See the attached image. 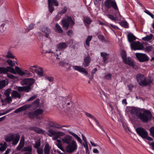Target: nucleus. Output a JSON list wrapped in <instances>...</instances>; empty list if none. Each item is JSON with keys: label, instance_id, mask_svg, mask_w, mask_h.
I'll return each instance as SVG.
<instances>
[{"label": "nucleus", "instance_id": "39448f33", "mask_svg": "<svg viewBox=\"0 0 154 154\" xmlns=\"http://www.w3.org/2000/svg\"><path fill=\"white\" fill-rule=\"evenodd\" d=\"M19 139V135L18 133L11 134L5 138V140L7 142H10L12 140V144L14 145H16L18 143Z\"/></svg>", "mask_w": 154, "mask_h": 154}, {"label": "nucleus", "instance_id": "58836bf2", "mask_svg": "<svg viewBox=\"0 0 154 154\" xmlns=\"http://www.w3.org/2000/svg\"><path fill=\"white\" fill-rule=\"evenodd\" d=\"M119 24L122 26L124 27L125 28H128V23L125 20L122 21L120 22L119 23Z\"/></svg>", "mask_w": 154, "mask_h": 154}, {"label": "nucleus", "instance_id": "2eb2a0df", "mask_svg": "<svg viewBox=\"0 0 154 154\" xmlns=\"http://www.w3.org/2000/svg\"><path fill=\"white\" fill-rule=\"evenodd\" d=\"M116 11V12L113 14L115 17L111 14H106V15L109 18L112 20H116L119 18H121V16L119 11L118 12L117 11Z\"/></svg>", "mask_w": 154, "mask_h": 154}, {"label": "nucleus", "instance_id": "393cba45", "mask_svg": "<svg viewBox=\"0 0 154 154\" xmlns=\"http://www.w3.org/2000/svg\"><path fill=\"white\" fill-rule=\"evenodd\" d=\"M34 112L35 115L36 116V119H40V118L38 116L42 114L44 112V111L42 109L39 108L36 109L34 111Z\"/></svg>", "mask_w": 154, "mask_h": 154}, {"label": "nucleus", "instance_id": "f03ea898", "mask_svg": "<svg viewBox=\"0 0 154 154\" xmlns=\"http://www.w3.org/2000/svg\"><path fill=\"white\" fill-rule=\"evenodd\" d=\"M137 116V118L144 123H147L151 120L152 118V114L150 111L145 109H142Z\"/></svg>", "mask_w": 154, "mask_h": 154}, {"label": "nucleus", "instance_id": "c756f323", "mask_svg": "<svg viewBox=\"0 0 154 154\" xmlns=\"http://www.w3.org/2000/svg\"><path fill=\"white\" fill-rule=\"evenodd\" d=\"M64 135V134L61 132H58L52 137V139L53 140H57V139L58 138H60V136H62Z\"/></svg>", "mask_w": 154, "mask_h": 154}, {"label": "nucleus", "instance_id": "0e129e2a", "mask_svg": "<svg viewBox=\"0 0 154 154\" xmlns=\"http://www.w3.org/2000/svg\"><path fill=\"white\" fill-rule=\"evenodd\" d=\"M37 149V151L38 154H43V150L42 148H38Z\"/></svg>", "mask_w": 154, "mask_h": 154}, {"label": "nucleus", "instance_id": "412c9836", "mask_svg": "<svg viewBox=\"0 0 154 154\" xmlns=\"http://www.w3.org/2000/svg\"><path fill=\"white\" fill-rule=\"evenodd\" d=\"M29 129L30 130L33 131L38 134H43L45 132L44 131L36 127H31L29 128Z\"/></svg>", "mask_w": 154, "mask_h": 154}, {"label": "nucleus", "instance_id": "8fccbe9b", "mask_svg": "<svg viewBox=\"0 0 154 154\" xmlns=\"http://www.w3.org/2000/svg\"><path fill=\"white\" fill-rule=\"evenodd\" d=\"M67 11V8L66 6L63 7L62 10L60 11L59 13L60 15H62L65 13Z\"/></svg>", "mask_w": 154, "mask_h": 154}, {"label": "nucleus", "instance_id": "de8ad7c7", "mask_svg": "<svg viewBox=\"0 0 154 154\" xmlns=\"http://www.w3.org/2000/svg\"><path fill=\"white\" fill-rule=\"evenodd\" d=\"M48 9L50 12L52 13L54 10V8L53 7L52 5L50 4V2L49 0L48 1Z\"/></svg>", "mask_w": 154, "mask_h": 154}, {"label": "nucleus", "instance_id": "5fc2aeb1", "mask_svg": "<svg viewBox=\"0 0 154 154\" xmlns=\"http://www.w3.org/2000/svg\"><path fill=\"white\" fill-rule=\"evenodd\" d=\"M6 57L8 58H14V57L12 53L10 52H8L7 53V55L6 56Z\"/></svg>", "mask_w": 154, "mask_h": 154}, {"label": "nucleus", "instance_id": "49530a36", "mask_svg": "<svg viewBox=\"0 0 154 154\" xmlns=\"http://www.w3.org/2000/svg\"><path fill=\"white\" fill-rule=\"evenodd\" d=\"M49 0H48V2ZM50 2V4L52 5L53 6L54 5L56 6H58L59 5L58 2L57 0H49Z\"/></svg>", "mask_w": 154, "mask_h": 154}, {"label": "nucleus", "instance_id": "4be33fe9", "mask_svg": "<svg viewBox=\"0 0 154 154\" xmlns=\"http://www.w3.org/2000/svg\"><path fill=\"white\" fill-rule=\"evenodd\" d=\"M123 62L125 64H128L129 66L133 67L134 64L130 57H128L123 60Z\"/></svg>", "mask_w": 154, "mask_h": 154}, {"label": "nucleus", "instance_id": "bf43d9fd", "mask_svg": "<svg viewBox=\"0 0 154 154\" xmlns=\"http://www.w3.org/2000/svg\"><path fill=\"white\" fill-rule=\"evenodd\" d=\"M34 24L33 23H31L29 25L28 27L27 28V32H28L29 30L33 29L34 27Z\"/></svg>", "mask_w": 154, "mask_h": 154}, {"label": "nucleus", "instance_id": "4d7b16f0", "mask_svg": "<svg viewBox=\"0 0 154 154\" xmlns=\"http://www.w3.org/2000/svg\"><path fill=\"white\" fill-rule=\"evenodd\" d=\"M7 62L8 64L11 66H13L15 64V63L13 61L10 60H7Z\"/></svg>", "mask_w": 154, "mask_h": 154}, {"label": "nucleus", "instance_id": "a19ab883", "mask_svg": "<svg viewBox=\"0 0 154 154\" xmlns=\"http://www.w3.org/2000/svg\"><path fill=\"white\" fill-rule=\"evenodd\" d=\"M121 55L122 58V59L123 60L127 57V54L126 51L124 50H122L121 52Z\"/></svg>", "mask_w": 154, "mask_h": 154}, {"label": "nucleus", "instance_id": "603ef678", "mask_svg": "<svg viewBox=\"0 0 154 154\" xmlns=\"http://www.w3.org/2000/svg\"><path fill=\"white\" fill-rule=\"evenodd\" d=\"M5 102L7 103H10L12 101V99L11 97L10 96L7 97L4 99Z\"/></svg>", "mask_w": 154, "mask_h": 154}, {"label": "nucleus", "instance_id": "c03bdc74", "mask_svg": "<svg viewBox=\"0 0 154 154\" xmlns=\"http://www.w3.org/2000/svg\"><path fill=\"white\" fill-rule=\"evenodd\" d=\"M48 132L49 133L48 136L50 137H52L58 132L52 129H49L48 130Z\"/></svg>", "mask_w": 154, "mask_h": 154}, {"label": "nucleus", "instance_id": "09e8293b", "mask_svg": "<svg viewBox=\"0 0 154 154\" xmlns=\"http://www.w3.org/2000/svg\"><path fill=\"white\" fill-rule=\"evenodd\" d=\"M67 20L69 24H70L71 26H73L75 24L74 21L73 20L72 18L70 17H67Z\"/></svg>", "mask_w": 154, "mask_h": 154}, {"label": "nucleus", "instance_id": "f8f14e48", "mask_svg": "<svg viewBox=\"0 0 154 154\" xmlns=\"http://www.w3.org/2000/svg\"><path fill=\"white\" fill-rule=\"evenodd\" d=\"M85 114L87 117L90 118L91 119H92L94 120L96 122V125H97L98 127L100 128V129L103 131V132L106 134V135H107V134L106 133L105 131L103 129L102 127L100 124L99 121L96 119V118L94 117L91 114L89 113L86 112H85Z\"/></svg>", "mask_w": 154, "mask_h": 154}, {"label": "nucleus", "instance_id": "4c0bfd02", "mask_svg": "<svg viewBox=\"0 0 154 154\" xmlns=\"http://www.w3.org/2000/svg\"><path fill=\"white\" fill-rule=\"evenodd\" d=\"M8 84V82L5 80L0 81V89H2Z\"/></svg>", "mask_w": 154, "mask_h": 154}, {"label": "nucleus", "instance_id": "72a5a7b5", "mask_svg": "<svg viewBox=\"0 0 154 154\" xmlns=\"http://www.w3.org/2000/svg\"><path fill=\"white\" fill-rule=\"evenodd\" d=\"M50 149L49 144L46 143L44 148V154H49Z\"/></svg>", "mask_w": 154, "mask_h": 154}, {"label": "nucleus", "instance_id": "f3484780", "mask_svg": "<svg viewBox=\"0 0 154 154\" xmlns=\"http://www.w3.org/2000/svg\"><path fill=\"white\" fill-rule=\"evenodd\" d=\"M20 76L28 77L32 76V74L27 70H22L20 68Z\"/></svg>", "mask_w": 154, "mask_h": 154}, {"label": "nucleus", "instance_id": "338daca9", "mask_svg": "<svg viewBox=\"0 0 154 154\" xmlns=\"http://www.w3.org/2000/svg\"><path fill=\"white\" fill-rule=\"evenodd\" d=\"M37 97V96L36 95H34L32 96L28 100V101H32L35 99Z\"/></svg>", "mask_w": 154, "mask_h": 154}, {"label": "nucleus", "instance_id": "79ce46f5", "mask_svg": "<svg viewBox=\"0 0 154 154\" xmlns=\"http://www.w3.org/2000/svg\"><path fill=\"white\" fill-rule=\"evenodd\" d=\"M55 27L56 28V31L59 33H61L63 32V30L59 25L57 23L56 24Z\"/></svg>", "mask_w": 154, "mask_h": 154}, {"label": "nucleus", "instance_id": "6ab92c4d", "mask_svg": "<svg viewBox=\"0 0 154 154\" xmlns=\"http://www.w3.org/2000/svg\"><path fill=\"white\" fill-rule=\"evenodd\" d=\"M91 59L89 55L85 56L84 59L83 64L84 67H88L89 66L91 62Z\"/></svg>", "mask_w": 154, "mask_h": 154}, {"label": "nucleus", "instance_id": "1a4fd4ad", "mask_svg": "<svg viewBox=\"0 0 154 154\" xmlns=\"http://www.w3.org/2000/svg\"><path fill=\"white\" fill-rule=\"evenodd\" d=\"M137 133L142 138L144 139L146 138L148 133L146 130L142 127H138L136 129Z\"/></svg>", "mask_w": 154, "mask_h": 154}, {"label": "nucleus", "instance_id": "423d86ee", "mask_svg": "<svg viewBox=\"0 0 154 154\" xmlns=\"http://www.w3.org/2000/svg\"><path fill=\"white\" fill-rule=\"evenodd\" d=\"M105 7L108 9L112 8L115 11H119V9L116 1L112 0H106L104 2Z\"/></svg>", "mask_w": 154, "mask_h": 154}, {"label": "nucleus", "instance_id": "864d4df0", "mask_svg": "<svg viewBox=\"0 0 154 154\" xmlns=\"http://www.w3.org/2000/svg\"><path fill=\"white\" fill-rule=\"evenodd\" d=\"M11 89L8 88L5 91L4 94L6 97L9 96L11 92Z\"/></svg>", "mask_w": 154, "mask_h": 154}, {"label": "nucleus", "instance_id": "6e6d98bb", "mask_svg": "<svg viewBox=\"0 0 154 154\" xmlns=\"http://www.w3.org/2000/svg\"><path fill=\"white\" fill-rule=\"evenodd\" d=\"M98 39L102 41H103L104 42H106V40L104 36L101 35H99L98 36Z\"/></svg>", "mask_w": 154, "mask_h": 154}, {"label": "nucleus", "instance_id": "c85d7f7f", "mask_svg": "<svg viewBox=\"0 0 154 154\" xmlns=\"http://www.w3.org/2000/svg\"><path fill=\"white\" fill-rule=\"evenodd\" d=\"M63 27L67 30L69 27V24L68 22L67 19L65 20H63L62 21Z\"/></svg>", "mask_w": 154, "mask_h": 154}, {"label": "nucleus", "instance_id": "dca6fc26", "mask_svg": "<svg viewBox=\"0 0 154 154\" xmlns=\"http://www.w3.org/2000/svg\"><path fill=\"white\" fill-rule=\"evenodd\" d=\"M73 69L79 72L85 73V75H86L88 74V72L83 67L80 66H72Z\"/></svg>", "mask_w": 154, "mask_h": 154}, {"label": "nucleus", "instance_id": "f704fd0d", "mask_svg": "<svg viewBox=\"0 0 154 154\" xmlns=\"http://www.w3.org/2000/svg\"><path fill=\"white\" fill-rule=\"evenodd\" d=\"M22 151L24 152H26L32 153V149L31 146H28L24 147Z\"/></svg>", "mask_w": 154, "mask_h": 154}, {"label": "nucleus", "instance_id": "a18cd8bd", "mask_svg": "<svg viewBox=\"0 0 154 154\" xmlns=\"http://www.w3.org/2000/svg\"><path fill=\"white\" fill-rule=\"evenodd\" d=\"M0 145L1 146L0 147V151H4L5 150L6 148V143L5 142L3 144L2 143H0Z\"/></svg>", "mask_w": 154, "mask_h": 154}, {"label": "nucleus", "instance_id": "ea45409f", "mask_svg": "<svg viewBox=\"0 0 154 154\" xmlns=\"http://www.w3.org/2000/svg\"><path fill=\"white\" fill-rule=\"evenodd\" d=\"M29 118L31 119H33L35 118H36V116L35 115L34 112H29L28 114Z\"/></svg>", "mask_w": 154, "mask_h": 154}, {"label": "nucleus", "instance_id": "4468645a", "mask_svg": "<svg viewBox=\"0 0 154 154\" xmlns=\"http://www.w3.org/2000/svg\"><path fill=\"white\" fill-rule=\"evenodd\" d=\"M68 43L67 42H61L57 45L56 51H61L66 49L67 47Z\"/></svg>", "mask_w": 154, "mask_h": 154}, {"label": "nucleus", "instance_id": "6e6552de", "mask_svg": "<svg viewBox=\"0 0 154 154\" xmlns=\"http://www.w3.org/2000/svg\"><path fill=\"white\" fill-rule=\"evenodd\" d=\"M135 56L137 60L140 62H145L149 60L148 56L145 54L137 53L135 54Z\"/></svg>", "mask_w": 154, "mask_h": 154}, {"label": "nucleus", "instance_id": "2f4dec72", "mask_svg": "<svg viewBox=\"0 0 154 154\" xmlns=\"http://www.w3.org/2000/svg\"><path fill=\"white\" fill-rule=\"evenodd\" d=\"M109 55V54H107L106 52H102L101 53V56L103 57V61L104 62H106L108 59L107 56Z\"/></svg>", "mask_w": 154, "mask_h": 154}, {"label": "nucleus", "instance_id": "7ed1b4c3", "mask_svg": "<svg viewBox=\"0 0 154 154\" xmlns=\"http://www.w3.org/2000/svg\"><path fill=\"white\" fill-rule=\"evenodd\" d=\"M39 101L40 100L38 98L31 104L25 105L21 106L20 107V112L30 108L33 110L36 109L39 106Z\"/></svg>", "mask_w": 154, "mask_h": 154}, {"label": "nucleus", "instance_id": "9b49d317", "mask_svg": "<svg viewBox=\"0 0 154 154\" xmlns=\"http://www.w3.org/2000/svg\"><path fill=\"white\" fill-rule=\"evenodd\" d=\"M35 82V80L32 78H25L21 81V84L22 85H26L31 86Z\"/></svg>", "mask_w": 154, "mask_h": 154}, {"label": "nucleus", "instance_id": "c9c22d12", "mask_svg": "<svg viewBox=\"0 0 154 154\" xmlns=\"http://www.w3.org/2000/svg\"><path fill=\"white\" fill-rule=\"evenodd\" d=\"M83 20L84 23H86L88 25L90 24L92 21L90 18L88 17H84Z\"/></svg>", "mask_w": 154, "mask_h": 154}, {"label": "nucleus", "instance_id": "ddd939ff", "mask_svg": "<svg viewBox=\"0 0 154 154\" xmlns=\"http://www.w3.org/2000/svg\"><path fill=\"white\" fill-rule=\"evenodd\" d=\"M41 31L45 34V36L47 38H50L49 34L51 33V30L50 28L46 26H42L40 28Z\"/></svg>", "mask_w": 154, "mask_h": 154}, {"label": "nucleus", "instance_id": "37998d69", "mask_svg": "<svg viewBox=\"0 0 154 154\" xmlns=\"http://www.w3.org/2000/svg\"><path fill=\"white\" fill-rule=\"evenodd\" d=\"M153 37L152 34H150L149 35L147 36L142 38V39L144 41H149L151 40Z\"/></svg>", "mask_w": 154, "mask_h": 154}, {"label": "nucleus", "instance_id": "774afa93", "mask_svg": "<svg viewBox=\"0 0 154 154\" xmlns=\"http://www.w3.org/2000/svg\"><path fill=\"white\" fill-rule=\"evenodd\" d=\"M45 78L46 79L48 80L50 82H52L54 80V78L52 77L46 76Z\"/></svg>", "mask_w": 154, "mask_h": 154}, {"label": "nucleus", "instance_id": "aec40b11", "mask_svg": "<svg viewBox=\"0 0 154 154\" xmlns=\"http://www.w3.org/2000/svg\"><path fill=\"white\" fill-rule=\"evenodd\" d=\"M60 139H61L63 143L69 144L71 143V142L72 140V137L69 135H67L63 138L60 137Z\"/></svg>", "mask_w": 154, "mask_h": 154}, {"label": "nucleus", "instance_id": "e433bc0d", "mask_svg": "<svg viewBox=\"0 0 154 154\" xmlns=\"http://www.w3.org/2000/svg\"><path fill=\"white\" fill-rule=\"evenodd\" d=\"M11 96L13 98H19V93L16 91H14L12 92Z\"/></svg>", "mask_w": 154, "mask_h": 154}, {"label": "nucleus", "instance_id": "a878e982", "mask_svg": "<svg viewBox=\"0 0 154 154\" xmlns=\"http://www.w3.org/2000/svg\"><path fill=\"white\" fill-rule=\"evenodd\" d=\"M31 89V87L30 86H24L20 87V92L25 91L27 92H29Z\"/></svg>", "mask_w": 154, "mask_h": 154}, {"label": "nucleus", "instance_id": "e2e57ef3", "mask_svg": "<svg viewBox=\"0 0 154 154\" xmlns=\"http://www.w3.org/2000/svg\"><path fill=\"white\" fill-rule=\"evenodd\" d=\"M112 77V75L110 73L107 74V75H105V79L107 80H110L111 79Z\"/></svg>", "mask_w": 154, "mask_h": 154}, {"label": "nucleus", "instance_id": "3c124183", "mask_svg": "<svg viewBox=\"0 0 154 154\" xmlns=\"http://www.w3.org/2000/svg\"><path fill=\"white\" fill-rule=\"evenodd\" d=\"M41 145V142L40 140L38 141H37L35 142V144L34 146V147L36 149H38L39 148V147Z\"/></svg>", "mask_w": 154, "mask_h": 154}, {"label": "nucleus", "instance_id": "bb28decb", "mask_svg": "<svg viewBox=\"0 0 154 154\" xmlns=\"http://www.w3.org/2000/svg\"><path fill=\"white\" fill-rule=\"evenodd\" d=\"M128 41L130 42H132L134 40L136 39V37L131 33L128 34Z\"/></svg>", "mask_w": 154, "mask_h": 154}, {"label": "nucleus", "instance_id": "f257e3e1", "mask_svg": "<svg viewBox=\"0 0 154 154\" xmlns=\"http://www.w3.org/2000/svg\"><path fill=\"white\" fill-rule=\"evenodd\" d=\"M136 78L137 82L141 86H150L152 83V79L151 78H147L141 73L137 74Z\"/></svg>", "mask_w": 154, "mask_h": 154}, {"label": "nucleus", "instance_id": "9d476101", "mask_svg": "<svg viewBox=\"0 0 154 154\" xmlns=\"http://www.w3.org/2000/svg\"><path fill=\"white\" fill-rule=\"evenodd\" d=\"M131 45L132 49L134 51L143 50L144 48L143 45L138 41L132 42Z\"/></svg>", "mask_w": 154, "mask_h": 154}, {"label": "nucleus", "instance_id": "5701e85b", "mask_svg": "<svg viewBox=\"0 0 154 154\" xmlns=\"http://www.w3.org/2000/svg\"><path fill=\"white\" fill-rule=\"evenodd\" d=\"M92 38V35H88L86 39L85 42L86 46L85 45V46L86 49L87 50L89 49L90 46V42L91 41Z\"/></svg>", "mask_w": 154, "mask_h": 154}, {"label": "nucleus", "instance_id": "680f3d73", "mask_svg": "<svg viewBox=\"0 0 154 154\" xmlns=\"http://www.w3.org/2000/svg\"><path fill=\"white\" fill-rule=\"evenodd\" d=\"M61 15L59 14L58 13V14H57L56 16L54 18V20H55L56 21H58L59 20L60 18Z\"/></svg>", "mask_w": 154, "mask_h": 154}, {"label": "nucleus", "instance_id": "0eeeda50", "mask_svg": "<svg viewBox=\"0 0 154 154\" xmlns=\"http://www.w3.org/2000/svg\"><path fill=\"white\" fill-rule=\"evenodd\" d=\"M77 145L76 141L73 140L71 143L69 144L66 147V152L68 153H71L76 149Z\"/></svg>", "mask_w": 154, "mask_h": 154}, {"label": "nucleus", "instance_id": "a211bd4d", "mask_svg": "<svg viewBox=\"0 0 154 154\" xmlns=\"http://www.w3.org/2000/svg\"><path fill=\"white\" fill-rule=\"evenodd\" d=\"M141 110L142 109H140L133 107H131V109L130 112L131 114L135 115L137 118V115H139V113L140 112Z\"/></svg>", "mask_w": 154, "mask_h": 154}, {"label": "nucleus", "instance_id": "052dcab7", "mask_svg": "<svg viewBox=\"0 0 154 154\" xmlns=\"http://www.w3.org/2000/svg\"><path fill=\"white\" fill-rule=\"evenodd\" d=\"M144 50L146 51H147L148 52H150L152 50V47L151 46H149L147 47L144 48Z\"/></svg>", "mask_w": 154, "mask_h": 154}, {"label": "nucleus", "instance_id": "13d9d810", "mask_svg": "<svg viewBox=\"0 0 154 154\" xmlns=\"http://www.w3.org/2000/svg\"><path fill=\"white\" fill-rule=\"evenodd\" d=\"M57 146V147L59 148L60 150H61L63 152H65V150L63 149V147L62 146V144H60V143H57L56 144Z\"/></svg>", "mask_w": 154, "mask_h": 154}, {"label": "nucleus", "instance_id": "20e7f679", "mask_svg": "<svg viewBox=\"0 0 154 154\" xmlns=\"http://www.w3.org/2000/svg\"><path fill=\"white\" fill-rule=\"evenodd\" d=\"M16 70L10 66H8L6 68L0 67V74H6L9 72L13 74H19V68L16 67Z\"/></svg>", "mask_w": 154, "mask_h": 154}, {"label": "nucleus", "instance_id": "b1692460", "mask_svg": "<svg viewBox=\"0 0 154 154\" xmlns=\"http://www.w3.org/2000/svg\"><path fill=\"white\" fill-rule=\"evenodd\" d=\"M35 72L38 75L42 77L44 75V72L42 69L41 67H39L38 68L34 70Z\"/></svg>", "mask_w": 154, "mask_h": 154}, {"label": "nucleus", "instance_id": "69168bd1", "mask_svg": "<svg viewBox=\"0 0 154 154\" xmlns=\"http://www.w3.org/2000/svg\"><path fill=\"white\" fill-rule=\"evenodd\" d=\"M60 65L62 66H66L67 65H68L69 63L64 62H60Z\"/></svg>", "mask_w": 154, "mask_h": 154}, {"label": "nucleus", "instance_id": "7c9ffc66", "mask_svg": "<svg viewBox=\"0 0 154 154\" xmlns=\"http://www.w3.org/2000/svg\"><path fill=\"white\" fill-rule=\"evenodd\" d=\"M69 133L74 137L79 143L81 144L82 143V140L76 134L71 131H69Z\"/></svg>", "mask_w": 154, "mask_h": 154}, {"label": "nucleus", "instance_id": "473e14b6", "mask_svg": "<svg viewBox=\"0 0 154 154\" xmlns=\"http://www.w3.org/2000/svg\"><path fill=\"white\" fill-rule=\"evenodd\" d=\"M25 144V138L23 135H22L20 141V150L24 146Z\"/></svg>", "mask_w": 154, "mask_h": 154}, {"label": "nucleus", "instance_id": "cd10ccee", "mask_svg": "<svg viewBox=\"0 0 154 154\" xmlns=\"http://www.w3.org/2000/svg\"><path fill=\"white\" fill-rule=\"evenodd\" d=\"M51 126L52 127L57 128V129H60L62 127H66L67 128H69V125H60L58 124L57 123H53L52 125H51Z\"/></svg>", "mask_w": 154, "mask_h": 154}]
</instances>
